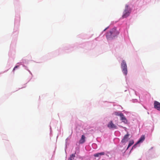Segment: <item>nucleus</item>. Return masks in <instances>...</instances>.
Returning <instances> with one entry per match:
<instances>
[{
    "label": "nucleus",
    "mask_w": 160,
    "mask_h": 160,
    "mask_svg": "<svg viewBox=\"0 0 160 160\" xmlns=\"http://www.w3.org/2000/svg\"><path fill=\"white\" fill-rule=\"evenodd\" d=\"M131 12V9L127 5H126L125 6L124 10L122 16V18H126L128 17Z\"/></svg>",
    "instance_id": "f03ea898"
},
{
    "label": "nucleus",
    "mask_w": 160,
    "mask_h": 160,
    "mask_svg": "<svg viewBox=\"0 0 160 160\" xmlns=\"http://www.w3.org/2000/svg\"><path fill=\"white\" fill-rule=\"evenodd\" d=\"M107 28H105L104 30V31H105L107 29Z\"/></svg>",
    "instance_id": "dca6fc26"
},
{
    "label": "nucleus",
    "mask_w": 160,
    "mask_h": 160,
    "mask_svg": "<svg viewBox=\"0 0 160 160\" xmlns=\"http://www.w3.org/2000/svg\"><path fill=\"white\" fill-rule=\"evenodd\" d=\"M122 113L120 112H115L113 113V114L114 115H115L117 116H120V114H122Z\"/></svg>",
    "instance_id": "9b49d317"
},
{
    "label": "nucleus",
    "mask_w": 160,
    "mask_h": 160,
    "mask_svg": "<svg viewBox=\"0 0 160 160\" xmlns=\"http://www.w3.org/2000/svg\"><path fill=\"white\" fill-rule=\"evenodd\" d=\"M129 134L128 133H127V134L125 135L123 138L121 142L122 143H125L127 142L129 139Z\"/></svg>",
    "instance_id": "423d86ee"
},
{
    "label": "nucleus",
    "mask_w": 160,
    "mask_h": 160,
    "mask_svg": "<svg viewBox=\"0 0 160 160\" xmlns=\"http://www.w3.org/2000/svg\"><path fill=\"white\" fill-rule=\"evenodd\" d=\"M154 108L157 110L160 111V103L159 102L155 101L154 102Z\"/></svg>",
    "instance_id": "39448f33"
},
{
    "label": "nucleus",
    "mask_w": 160,
    "mask_h": 160,
    "mask_svg": "<svg viewBox=\"0 0 160 160\" xmlns=\"http://www.w3.org/2000/svg\"><path fill=\"white\" fill-rule=\"evenodd\" d=\"M118 34V31L115 28H113L109 32L107 33L106 36L108 40L113 39Z\"/></svg>",
    "instance_id": "f257e3e1"
},
{
    "label": "nucleus",
    "mask_w": 160,
    "mask_h": 160,
    "mask_svg": "<svg viewBox=\"0 0 160 160\" xmlns=\"http://www.w3.org/2000/svg\"><path fill=\"white\" fill-rule=\"evenodd\" d=\"M19 66H16L13 68V71H14L15 70L16 68H17Z\"/></svg>",
    "instance_id": "2eb2a0df"
},
{
    "label": "nucleus",
    "mask_w": 160,
    "mask_h": 160,
    "mask_svg": "<svg viewBox=\"0 0 160 160\" xmlns=\"http://www.w3.org/2000/svg\"><path fill=\"white\" fill-rule=\"evenodd\" d=\"M134 143V142L133 141H131L129 142V144L128 145L127 149L129 148V147H130Z\"/></svg>",
    "instance_id": "f8f14e48"
},
{
    "label": "nucleus",
    "mask_w": 160,
    "mask_h": 160,
    "mask_svg": "<svg viewBox=\"0 0 160 160\" xmlns=\"http://www.w3.org/2000/svg\"><path fill=\"white\" fill-rule=\"evenodd\" d=\"M85 141V137L84 135H82L81 138L79 140V143L81 144L83 143Z\"/></svg>",
    "instance_id": "6e6552de"
},
{
    "label": "nucleus",
    "mask_w": 160,
    "mask_h": 160,
    "mask_svg": "<svg viewBox=\"0 0 160 160\" xmlns=\"http://www.w3.org/2000/svg\"><path fill=\"white\" fill-rule=\"evenodd\" d=\"M145 137L144 135H142L141 137V143L145 139Z\"/></svg>",
    "instance_id": "4468645a"
},
{
    "label": "nucleus",
    "mask_w": 160,
    "mask_h": 160,
    "mask_svg": "<svg viewBox=\"0 0 160 160\" xmlns=\"http://www.w3.org/2000/svg\"><path fill=\"white\" fill-rule=\"evenodd\" d=\"M76 152H75L74 154H73L70 156V157L68 158V160H74L75 157V154Z\"/></svg>",
    "instance_id": "9d476101"
},
{
    "label": "nucleus",
    "mask_w": 160,
    "mask_h": 160,
    "mask_svg": "<svg viewBox=\"0 0 160 160\" xmlns=\"http://www.w3.org/2000/svg\"><path fill=\"white\" fill-rule=\"evenodd\" d=\"M108 127L110 129H117V127L112 122V121H110L108 125Z\"/></svg>",
    "instance_id": "20e7f679"
},
{
    "label": "nucleus",
    "mask_w": 160,
    "mask_h": 160,
    "mask_svg": "<svg viewBox=\"0 0 160 160\" xmlns=\"http://www.w3.org/2000/svg\"><path fill=\"white\" fill-rule=\"evenodd\" d=\"M140 142V139L138 140L137 142L133 146L132 148H135L136 147V146L137 144L139 143Z\"/></svg>",
    "instance_id": "ddd939ff"
},
{
    "label": "nucleus",
    "mask_w": 160,
    "mask_h": 160,
    "mask_svg": "<svg viewBox=\"0 0 160 160\" xmlns=\"http://www.w3.org/2000/svg\"><path fill=\"white\" fill-rule=\"evenodd\" d=\"M105 154V153L103 152H101L100 153H97L94 154V156L95 157H98L101 156Z\"/></svg>",
    "instance_id": "1a4fd4ad"
},
{
    "label": "nucleus",
    "mask_w": 160,
    "mask_h": 160,
    "mask_svg": "<svg viewBox=\"0 0 160 160\" xmlns=\"http://www.w3.org/2000/svg\"><path fill=\"white\" fill-rule=\"evenodd\" d=\"M121 68L124 74L126 75L128 73L127 66L126 63L124 60L122 61L121 63Z\"/></svg>",
    "instance_id": "7ed1b4c3"
},
{
    "label": "nucleus",
    "mask_w": 160,
    "mask_h": 160,
    "mask_svg": "<svg viewBox=\"0 0 160 160\" xmlns=\"http://www.w3.org/2000/svg\"><path fill=\"white\" fill-rule=\"evenodd\" d=\"M120 117L121 120H122L123 122L125 123H127L128 121L122 113V114H120Z\"/></svg>",
    "instance_id": "0eeeda50"
}]
</instances>
